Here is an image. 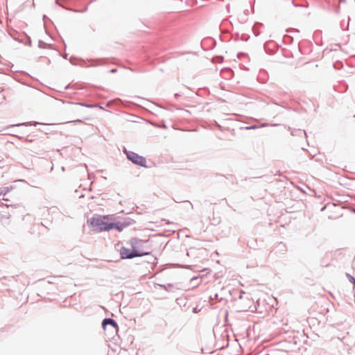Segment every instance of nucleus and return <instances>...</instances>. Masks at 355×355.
I'll return each instance as SVG.
<instances>
[{"mask_svg": "<svg viewBox=\"0 0 355 355\" xmlns=\"http://www.w3.org/2000/svg\"><path fill=\"white\" fill-rule=\"evenodd\" d=\"M87 225L95 232H101L112 230V225H110L109 218L107 216L95 215L87 219Z\"/></svg>", "mask_w": 355, "mask_h": 355, "instance_id": "obj_1", "label": "nucleus"}, {"mask_svg": "<svg viewBox=\"0 0 355 355\" xmlns=\"http://www.w3.org/2000/svg\"><path fill=\"white\" fill-rule=\"evenodd\" d=\"M124 153H125L127 158L132 163L141 166H146V160L144 157L140 156L135 152L127 150L126 149H124Z\"/></svg>", "mask_w": 355, "mask_h": 355, "instance_id": "obj_2", "label": "nucleus"}, {"mask_svg": "<svg viewBox=\"0 0 355 355\" xmlns=\"http://www.w3.org/2000/svg\"><path fill=\"white\" fill-rule=\"evenodd\" d=\"M144 254H147V253H141L138 250L134 249L126 248L125 247H122L120 249V255L121 259H132L137 257H141Z\"/></svg>", "mask_w": 355, "mask_h": 355, "instance_id": "obj_3", "label": "nucleus"}, {"mask_svg": "<svg viewBox=\"0 0 355 355\" xmlns=\"http://www.w3.org/2000/svg\"><path fill=\"white\" fill-rule=\"evenodd\" d=\"M107 325H110L115 331L118 329V324L112 318H105L103 320L102 326L104 329L106 328Z\"/></svg>", "mask_w": 355, "mask_h": 355, "instance_id": "obj_4", "label": "nucleus"}, {"mask_svg": "<svg viewBox=\"0 0 355 355\" xmlns=\"http://www.w3.org/2000/svg\"><path fill=\"white\" fill-rule=\"evenodd\" d=\"M128 225H129V223H121V222H116V223L110 222V225H112V230L116 229L119 232L122 231L123 230V228L127 227Z\"/></svg>", "mask_w": 355, "mask_h": 355, "instance_id": "obj_5", "label": "nucleus"}, {"mask_svg": "<svg viewBox=\"0 0 355 355\" xmlns=\"http://www.w3.org/2000/svg\"><path fill=\"white\" fill-rule=\"evenodd\" d=\"M291 135H303L304 136H306V133L304 130H293L291 132Z\"/></svg>", "mask_w": 355, "mask_h": 355, "instance_id": "obj_6", "label": "nucleus"}, {"mask_svg": "<svg viewBox=\"0 0 355 355\" xmlns=\"http://www.w3.org/2000/svg\"><path fill=\"white\" fill-rule=\"evenodd\" d=\"M8 191V188H3L1 191H0V196H5L6 192Z\"/></svg>", "mask_w": 355, "mask_h": 355, "instance_id": "obj_7", "label": "nucleus"}, {"mask_svg": "<svg viewBox=\"0 0 355 355\" xmlns=\"http://www.w3.org/2000/svg\"><path fill=\"white\" fill-rule=\"evenodd\" d=\"M347 276L349 277V281L351 282H352L354 284V286H355V279L352 276H351L349 275H347Z\"/></svg>", "mask_w": 355, "mask_h": 355, "instance_id": "obj_8", "label": "nucleus"}, {"mask_svg": "<svg viewBox=\"0 0 355 355\" xmlns=\"http://www.w3.org/2000/svg\"><path fill=\"white\" fill-rule=\"evenodd\" d=\"M80 105L81 106H84V107H94V105H92L86 104V103H80Z\"/></svg>", "mask_w": 355, "mask_h": 355, "instance_id": "obj_9", "label": "nucleus"}, {"mask_svg": "<svg viewBox=\"0 0 355 355\" xmlns=\"http://www.w3.org/2000/svg\"><path fill=\"white\" fill-rule=\"evenodd\" d=\"M72 123H81L82 121L80 119L74 120L71 121Z\"/></svg>", "mask_w": 355, "mask_h": 355, "instance_id": "obj_10", "label": "nucleus"}, {"mask_svg": "<svg viewBox=\"0 0 355 355\" xmlns=\"http://www.w3.org/2000/svg\"><path fill=\"white\" fill-rule=\"evenodd\" d=\"M26 125H27L26 123H19V124H17V125H15L14 126Z\"/></svg>", "mask_w": 355, "mask_h": 355, "instance_id": "obj_11", "label": "nucleus"}, {"mask_svg": "<svg viewBox=\"0 0 355 355\" xmlns=\"http://www.w3.org/2000/svg\"><path fill=\"white\" fill-rule=\"evenodd\" d=\"M185 202H187L189 205V207L193 209V205L189 201H184Z\"/></svg>", "mask_w": 355, "mask_h": 355, "instance_id": "obj_12", "label": "nucleus"}, {"mask_svg": "<svg viewBox=\"0 0 355 355\" xmlns=\"http://www.w3.org/2000/svg\"><path fill=\"white\" fill-rule=\"evenodd\" d=\"M75 60V58H70V62H71V64H75V63H74V60Z\"/></svg>", "mask_w": 355, "mask_h": 355, "instance_id": "obj_13", "label": "nucleus"}, {"mask_svg": "<svg viewBox=\"0 0 355 355\" xmlns=\"http://www.w3.org/2000/svg\"><path fill=\"white\" fill-rule=\"evenodd\" d=\"M116 71V69H111L110 72L111 73H115Z\"/></svg>", "mask_w": 355, "mask_h": 355, "instance_id": "obj_14", "label": "nucleus"}, {"mask_svg": "<svg viewBox=\"0 0 355 355\" xmlns=\"http://www.w3.org/2000/svg\"><path fill=\"white\" fill-rule=\"evenodd\" d=\"M255 128V126H250V127H248L247 129H254Z\"/></svg>", "mask_w": 355, "mask_h": 355, "instance_id": "obj_15", "label": "nucleus"}, {"mask_svg": "<svg viewBox=\"0 0 355 355\" xmlns=\"http://www.w3.org/2000/svg\"><path fill=\"white\" fill-rule=\"evenodd\" d=\"M178 96H179V94H175V97L177 98Z\"/></svg>", "mask_w": 355, "mask_h": 355, "instance_id": "obj_16", "label": "nucleus"}, {"mask_svg": "<svg viewBox=\"0 0 355 355\" xmlns=\"http://www.w3.org/2000/svg\"><path fill=\"white\" fill-rule=\"evenodd\" d=\"M345 0H340V3L345 2Z\"/></svg>", "mask_w": 355, "mask_h": 355, "instance_id": "obj_17", "label": "nucleus"}, {"mask_svg": "<svg viewBox=\"0 0 355 355\" xmlns=\"http://www.w3.org/2000/svg\"><path fill=\"white\" fill-rule=\"evenodd\" d=\"M62 171H64V167H62Z\"/></svg>", "mask_w": 355, "mask_h": 355, "instance_id": "obj_18", "label": "nucleus"}]
</instances>
